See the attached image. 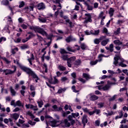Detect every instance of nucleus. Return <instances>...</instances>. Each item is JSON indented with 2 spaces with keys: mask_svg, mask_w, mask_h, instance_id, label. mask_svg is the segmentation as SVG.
Here are the masks:
<instances>
[{
  "mask_svg": "<svg viewBox=\"0 0 128 128\" xmlns=\"http://www.w3.org/2000/svg\"><path fill=\"white\" fill-rule=\"evenodd\" d=\"M16 62V64L19 66L20 68H21L22 70H23L27 74H28L29 76H32L33 78L35 79L36 82H38V81L40 80V78H38V75H36V72L32 71V70L30 68H28L26 66H24L20 64V62H18V61H17Z\"/></svg>",
  "mask_w": 128,
  "mask_h": 128,
  "instance_id": "f257e3e1",
  "label": "nucleus"
},
{
  "mask_svg": "<svg viewBox=\"0 0 128 128\" xmlns=\"http://www.w3.org/2000/svg\"><path fill=\"white\" fill-rule=\"evenodd\" d=\"M124 60L122 58L116 55V56L114 57L113 64L116 66H122V68H126V64H124Z\"/></svg>",
  "mask_w": 128,
  "mask_h": 128,
  "instance_id": "f03ea898",
  "label": "nucleus"
},
{
  "mask_svg": "<svg viewBox=\"0 0 128 128\" xmlns=\"http://www.w3.org/2000/svg\"><path fill=\"white\" fill-rule=\"evenodd\" d=\"M30 29L35 32H38L42 36L46 34V32L44 31V28L38 26H30Z\"/></svg>",
  "mask_w": 128,
  "mask_h": 128,
  "instance_id": "7ed1b4c3",
  "label": "nucleus"
},
{
  "mask_svg": "<svg viewBox=\"0 0 128 128\" xmlns=\"http://www.w3.org/2000/svg\"><path fill=\"white\" fill-rule=\"evenodd\" d=\"M14 70H12L10 69H6L4 70V72L6 76H8V74H14L16 72V66H14Z\"/></svg>",
  "mask_w": 128,
  "mask_h": 128,
  "instance_id": "20e7f679",
  "label": "nucleus"
},
{
  "mask_svg": "<svg viewBox=\"0 0 128 128\" xmlns=\"http://www.w3.org/2000/svg\"><path fill=\"white\" fill-rule=\"evenodd\" d=\"M85 16V20L84 21L85 24H88V22H92V15H90V14H86Z\"/></svg>",
  "mask_w": 128,
  "mask_h": 128,
  "instance_id": "39448f33",
  "label": "nucleus"
},
{
  "mask_svg": "<svg viewBox=\"0 0 128 128\" xmlns=\"http://www.w3.org/2000/svg\"><path fill=\"white\" fill-rule=\"evenodd\" d=\"M61 124L63 126H65L66 128L68 127H70V123L68 122V120L65 119L64 120L62 121Z\"/></svg>",
  "mask_w": 128,
  "mask_h": 128,
  "instance_id": "423d86ee",
  "label": "nucleus"
},
{
  "mask_svg": "<svg viewBox=\"0 0 128 128\" xmlns=\"http://www.w3.org/2000/svg\"><path fill=\"white\" fill-rule=\"evenodd\" d=\"M66 40L67 42H76V38L72 37V36H70L68 37L66 39Z\"/></svg>",
  "mask_w": 128,
  "mask_h": 128,
  "instance_id": "0eeeda50",
  "label": "nucleus"
},
{
  "mask_svg": "<svg viewBox=\"0 0 128 128\" xmlns=\"http://www.w3.org/2000/svg\"><path fill=\"white\" fill-rule=\"evenodd\" d=\"M37 8L38 10H44L46 8V5L44 2L40 3L38 4Z\"/></svg>",
  "mask_w": 128,
  "mask_h": 128,
  "instance_id": "6e6552de",
  "label": "nucleus"
},
{
  "mask_svg": "<svg viewBox=\"0 0 128 128\" xmlns=\"http://www.w3.org/2000/svg\"><path fill=\"white\" fill-rule=\"evenodd\" d=\"M82 77L86 80H90L92 78L90 77V75L88 74L83 73Z\"/></svg>",
  "mask_w": 128,
  "mask_h": 128,
  "instance_id": "1a4fd4ad",
  "label": "nucleus"
},
{
  "mask_svg": "<svg viewBox=\"0 0 128 128\" xmlns=\"http://www.w3.org/2000/svg\"><path fill=\"white\" fill-rule=\"evenodd\" d=\"M76 5L75 6L74 10H80V6L81 8H82V5L80 3L76 2Z\"/></svg>",
  "mask_w": 128,
  "mask_h": 128,
  "instance_id": "9d476101",
  "label": "nucleus"
},
{
  "mask_svg": "<svg viewBox=\"0 0 128 128\" xmlns=\"http://www.w3.org/2000/svg\"><path fill=\"white\" fill-rule=\"evenodd\" d=\"M52 108L54 110V112H62V108L58 107V106L54 105L52 106Z\"/></svg>",
  "mask_w": 128,
  "mask_h": 128,
  "instance_id": "9b49d317",
  "label": "nucleus"
},
{
  "mask_svg": "<svg viewBox=\"0 0 128 128\" xmlns=\"http://www.w3.org/2000/svg\"><path fill=\"white\" fill-rule=\"evenodd\" d=\"M19 116H20V114L16 113L10 114V118H14V120H16L18 118Z\"/></svg>",
  "mask_w": 128,
  "mask_h": 128,
  "instance_id": "f8f14e48",
  "label": "nucleus"
},
{
  "mask_svg": "<svg viewBox=\"0 0 128 128\" xmlns=\"http://www.w3.org/2000/svg\"><path fill=\"white\" fill-rule=\"evenodd\" d=\"M88 96H90V100H96L98 99V97L96 95H92V94H90Z\"/></svg>",
  "mask_w": 128,
  "mask_h": 128,
  "instance_id": "ddd939ff",
  "label": "nucleus"
},
{
  "mask_svg": "<svg viewBox=\"0 0 128 128\" xmlns=\"http://www.w3.org/2000/svg\"><path fill=\"white\" fill-rule=\"evenodd\" d=\"M114 8H110L108 11V14H110V18L114 16Z\"/></svg>",
  "mask_w": 128,
  "mask_h": 128,
  "instance_id": "4468645a",
  "label": "nucleus"
},
{
  "mask_svg": "<svg viewBox=\"0 0 128 128\" xmlns=\"http://www.w3.org/2000/svg\"><path fill=\"white\" fill-rule=\"evenodd\" d=\"M108 42H110V39L109 38H106V39L104 40H103L101 42V44L103 46H106V44H108Z\"/></svg>",
  "mask_w": 128,
  "mask_h": 128,
  "instance_id": "2eb2a0df",
  "label": "nucleus"
},
{
  "mask_svg": "<svg viewBox=\"0 0 128 128\" xmlns=\"http://www.w3.org/2000/svg\"><path fill=\"white\" fill-rule=\"evenodd\" d=\"M84 5L86 6L88 10H94V7L90 5L88 2H85Z\"/></svg>",
  "mask_w": 128,
  "mask_h": 128,
  "instance_id": "dca6fc26",
  "label": "nucleus"
},
{
  "mask_svg": "<svg viewBox=\"0 0 128 128\" xmlns=\"http://www.w3.org/2000/svg\"><path fill=\"white\" fill-rule=\"evenodd\" d=\"M26 86H22V90H20V92L21 94L23 96H24V94H26Z\"/></svg>",
  "mask_w": 128,
  "mask_h": 128,
  "instance_id": "f3484780",
  "label": "nucleus"
},
{
  "mask_svg": "<svg viewBox=\"0 0 128 128\" xmlns=\"http://www.w3.org/2000/svg\"><path fill=\"white\" fill-rule=\"evenodd\" d=\"M54 80H50V82L52 84H58V80L56 78V77L54 76Z\"/></svg>",
  "mask_w": 128,
  "mask_h": 128,
  "instance_id": "a211bd4d",
  "label": "nucleus"
},
{
  "mask_svg": "<svg viewBox=\"0 0 128 128\" xmlns=\"http://www.w3.org/2000/svg\"><path fill=\"white\" fill-rule=\"evenodd\" d=\"M10 92L12 94V96H16V90H14V89L12 88V86H10Z\"/></svg>",
  "mask_w": 128,
  "mask_h": 128,
  "instance_id": "6ab92c4d",
  "label": "nucleus"
},
{
  "mask_svg": "<svg viewBox=\"0 0 128 128\" xmlns=\"http://www.w3.org/2000/svg\"><path fill=\"white\" fill-rule=\"evenodd\" d=\"M58 70H60L62 72H64V70H66V68L62 66V65H58Z\"/></svg>",
  "mask_w": 128,
  "mask_h": 128,
  "instance_id": "aec40b11",
  "label": "nucleus"
},
{
  "mask_svg": "<svg viewBox=\"0 0 128 128\" xmlns=\"http://www.w3.org/2000/svg\"><path fill=\"white\" fill-rule=\"evenodd\" d=\"M114 44L116 46H122V42L119 40H114Z\"/></svg>",
  "mask_w": 128,
  "mask_h": 128,
  "instance_id": "412c9836",
  "label": "nucleus"
},
{
  "mask_svg": "<svg viewBox=\"0 0 128 128\" xmlns=\"http://www.w3.org/2000/svg\"><path fill=\"white\" fill-rule=\"evenodd\" d=\"M92 34H94V36H98V34H100V30H91Z\"/></svg>",
  "mask_w": 128,
  "mask_h": 128,
  "instance_id": "4be33fe9",
  "label": "nucleus"
},
{
  "mask_svg": "<svg viewBox=\"0 0 128 128\" xmlns=\"http://www.w3.org/2000/svg\"><path fill=\"white\" fill-rule=\"evenodd\" d=\"M1 4L3 6H8L10 4V2L8 0H3L1 2Z\"/></svg>",
  "mask_w": 128,
  "mask_h": 128,
  "instance_id": "5701e85b",
  "label": "nucleus"
},
{
  "mask_svg": "<svg viewBox=\"0 0 128 128\" xmlns=\"http://www.w3.org/2000/svg\"><path fill=\"white\" fill-rule=\"evenodd\" d=\"M64 108L65 110H69L72 112H74V110H72V106L68 104L65 105Z\"/></svg>",
  "mask_w": 128,
  "mask_h": 128,
  "instance_id": "b1692460",
  "label": "nucleus"
},
{
  "mask_svg": "<svg viewBox=\"0 0 128 128\" xmlns=\"http://www.w3.org/2000/svg\"><path fill=\"white\" fill-rule=\"evenodd\" d=\"M82 122L84 126H86V124L88 122V119L86 118V116L84 115L82 119Z\"/></svg>",
  "mask_w": 128,
  "mask_h": 128,
  "instance_id": "393cba45",
  "label": "nucleus"
},
{
  "mask_svg": "<svg viewBox=\"0 0 128 128\" xmlns=\"http://www.w3.org/2000/svg\"><path fill=\"white\" fill-rule=\"evenodd\" d=\"M60 54H61L62 55L64 54H70V53L66 52V50H64V48H60Z\"/></svg>",
  "mask_w": 128,
  "mask_h": 128,
  "instance_id": "a878e982",
  "label": "nucleus"
},
{
  "mask_svg": "<svg viewBox=\"0 0 128 128\" xmlns=\"http://www.w3.org/2000/svg\"><path fill=\"white\" fill-rule=\"evenodd\" d=\"M66 50H68V52H76V50H73L72 47L70 46H68L66 48Z\"/></svg>",
  "mask_w": 128,
  "mask_h": 128,
  "instance_id": "bb28decb",
  "label": "nucleus"
},
{
  "mask_svg": "<svg viewBox=\"0 0 128 128\" xmlns=\"http://www.w3.org/2000/svg\"><path fill=\"white\" fill-rule=\"evenodd\" d=\"M61 58H62V59L64 60H67V62H68V55L64 54H62V55Z\"/></svg>",
  "mask_w": 128,
  "mask_h": 128,
  "instance_id": "cd10ccee",
  "label": "nucleus"
},
{
  "mask_svg": "<svg viewBox=\"0 0 128 128\" xmlns=\"http://www.w3.org/2000/svg\"><path fill=\"white\" fill-rule=\"evenodd\" d=\"M24 2L22 1V2H19V6H18V8H24Z\"/></svg>",
  "mask_w": 128,
  "mask_h": 128,
  "instance_id": "c85d7f7f",
  "label": "nucleus"
},
{
  "mask_svg": "<svg viewBox=\"0 0 128 128\" xmlns=\"http://www.w3.org/2000/svg\"><path fill=\"white\" fill-rule=\"evenodd\" d=\"M26 48H30V46L28 44H24L20 46L21 50H26Z\"/></svg>",
  "mask_w": 128,
  "mask_h": 128,
  "instance_id": "c756f323",
  "label": "nucleus"
},
{
  "mask_svg": "<svg viewBox=\"0 0 128 128\" xmlns=\"http://www.w3.org/2000/svg\"><path fill=\"white\" fill-rule=\"evenodd\" d=\"M69 120H70L71 124H74L75 122L74 120H72V116H69L68 117Z\"/></svg>",
  "mask_w": 128,
  "mask_h": 128,
  "instance_id": "7c9ffc66",
  "label": "nucleus"
},
{
  "mask_svg": "<svg viewBox=\"0 0 128 128\" xmlns=\"http://www.w3.org/2000/svg\"><path fill=\"white\" fill-rule=\"evenodd\" d=\"M88 48V46H86V44L84 43L81 44L80 48H82V50H86V48Z\"/></svg>",
  "mask_w": 128,
  "mask_h": 128,
  "instance_id": "2f4dec72",
  "label": "nucleus"
},
{
  "mask_svg": "<svg viewBox=\"0 0 128 128\" xmlns=\"http://www.w3.org/2000/svg\"><path fill=\"white\" fill-rule=\"evenodd\" d=\"M76 56H72L70 58H68V62H74L76 60Z\"/></svg>",
  "mask_w": 128,
  "mask_h": 128,
  "instance_id": "473e14b6",
  "label": "nucleus"
},
{
  "mask_svg": "<svg viewBox=\"0 0 128 128\" xmlns=\"http://www.w3.org/2000/svg\"><path fill=\"white\" fill-rule=\"evenodd\" d=\"M82 64V61L80 60H76L74 62V64L76 66H80Z\"/></svg>",
  "mask_w": 128,
  "mask_h": 128,
  "instance_id": "72a5a7b5",
  "label": "nucleus"
},
{
  "mask_svg": "<svg viewBox=\"0 0 128 128\" xmlns=\"http://www.w3.org/2000/svg\"><path fill=\"white\" fill-rule=\"evenodd\" d=\"M120 34V28H118L116 31L114 32L115 36H118Z\"/></svg>",
  "mask_w": 128,
  "mask_h": 128,
  "instance_id": "f704fd0d",
  "label": "nucleus"
},
{
  "mask_svg": "<svg viewBox=\"0 0 128 128\" xmlns=\"http://www.w3.org/2000/svg\"><path fill=\"white\" fill-rule=\"evenodd\" d=\"M38 20L40 22H46V21L48 20V19L46 18H38Z\"/></svg>",
  "mask_w": 128,
  "mask_h": 128,
  "instance_id": "c9c22d12",
  "label": "nucleus"
},
{
  "mask_svg": "<svg viewBox=\"0 0 128 128\" xmlns=\"http://www.w3.org/2000/svg\"><path fill=\"white\" fill-rule=\"evenodd\" d=\"M110 86H109V84H108L106 85L103 87V90H108L110 89Z\"/></svg>",
  "mask_w": 128,
  "mask_h": 128,
  "instance_id": "e433bc0d",
  "label": "nucleus"
},
{
  "mask_svg": "<svg viewBox=\"0 0 128 128\" xmlns=\"http://www.w3.org/2000/svg\"><path fill=\"white\" fill-rule=\"evenodd\" d=\"M42 36H46L48 40H52V36L48 35L46 32V34H44Z\"/></svg>",
  "mask_w": 128,
  "mask_h": 128,
  "instance_id": "4c0bfd02",
  "label": "nucleus"
},
{
  "mask_svg": "<svg viewBox=\"0 0 128 128\" xmlns=\"http://www.w3.org/2000/svg\"><path fill=\"white\" fill-rule=\"evenodd\" d=\"M28 27V24H22L21 25V28H23V30H26Z\"/></svg>",
  "mask_w": 128,
  "mask_h": 128,
  "instance_id": "58836bf2",
  "label": "nucleus"
},
{
  "mask_svg": "<svg viewBox=\"0 0 128 128\" xmlns=\"http://www.w3.org/2000/svg\"><path fill=\"white\" fill-rule=\"evenodd\" d=\"M27 116H30L31 120H34V114H32V112L27 113Z\"/></svg>",
  "mask_w": 128,
  "mask_h": 128,
  "instance_id": "ea45409f",
  "label": "nucleus"
},
{
  "mask_svg": "<svg viewBox=\"0 0 128 128\" xmlns=\"http://www.w3.org/2000/svg\"><path fill=\"white\" fill-rule=\"evenodd\" d=\"M66 92V88H60L58 90L57 94H62Z\"/></svg>",
  "mask_w": 128,
  "mask_h": 128,
  "instance_id": "a19ab883",
  "label": "nucleus"
},
{
  "mask_svg": "<svg viewBox=\"0 0 128 128\" xmlns=\"http://www.w3.org/2000/svg\"><path fill=\"white\" fill-rule=\"evenodd\" d=\"M2 60H4V62H6V64H10L11 62L10 60H8V58H2Z\"/></svg>",
  "mask_w": 128,
  "mask_h": 128,
  "instance_id": "79ce46f5",
  "label": "nucleus"
},
{
  "mask_svg": "<svg viewBox=\"0 0 128 128\" xmlns=\"http://www.w3.org/2000/svg\"><path fill=\"white\" fill-rule=\"evenodd\" d=\"M106 19V16H104L101 19L100 24L102 26H104V20Z\"/></svg>",
  "mask_w": 128,
  "mask_h": 128,
  "instance_id": "37998d69",
  "label": "nucleus"
},
{
  "mask_svg": "<svg viewBox=\"0 0 128 128\" xmlns=\"http://www.w3.org/2000/svg\"><path fill=\"white\" fill-rule=\"evenodd\" d=\"M104 12H101L98 15V18H101V20H102V17L104 16Z\"/></svg>",
  "mask_w": 128,
  "mask_h": 128,
  "instance_id": "c03bdc74",
  "label": "nucleus"
},
{
  "mask_svg": "<svg viewBox=\"0 0 128 128\" xmlns=\"http://www.w3.org/2000/svg\"><path fill=\"white\" fill-rule=\"evenodd\" d=\"M66 22L69 24L70 28H72V26H74V24H72V22L70 20H67Z\"/></svg>",
  "mask_w": 128,
  "mask_h": 128,
  "instance_id": "a18cd8bd",
  "label": "nucleus"
},
{
  "mask_svg": "<svg viewBox=\"0 0 128 128\" xmlns=\"http://www.w3.org/2000/svg\"><path fill=\"white\" fill-rule=\"evenodd\" d=\"M72 90L74 92L76 93V92H80V90H76V86H72Z\"/></svg>",
  "mask_w": 128,
  "mask_h": 128,
  "instance_id": "49530a36",
  "label": "nucleus"
},
{
  "mask_svg": "<svg viewBox=\"0 0 128 128\" xmlns=\"http://www.w3.org/2000/svg\"><path fill=\"white\" fill-rule=\"evenodd\" d=\"M110 52H114V44H110L109 46Z\"/></svg>",
  "mask_w": 128,
  "mask_h": 128,
  "instance_id": "de8ad7c7",
  "label": "nucleus"
},
{
  "mask_svg": "<svg viewBox=\"0 0 128 128\" xmlns=\"http://www.w3.org/2000/svg\"><path fill=\"white\" fill-rule=\"evenodd\" d=\"M38 104L39 108H42V106L44 105V102H42V100H40L39 102H38Z\"/></svg>",
  "mask_w": 128,
  "mask_h": 128,
  "instance_id": "09e8293b",
  "label": "nucleus"
},
{
  "mask_svg": "<svg viewBox=\"0 0 128 128\" xmlns=\"http://www.w3.org/2000/svg\"><path fill=\"white\" fill-rule=\"evenodd\" d=\"M21 41H22V38H18L17 39L14 40V42H16V44H18Z\"/></svg>",
  "mask_w": 128,
  "mask_h": 128,
  "instance_id": "8fccbe9b",
  "label": "nucleus"
},
{
  "mask_svg": "<svg viewBox=\"0 0 128 128\" xmlns=\"http://www.w3.org/2000/svg\"><path fill=\"white\" fill-rule=\"evenodd\" d=\"M98 60H96L95 61H91L90 62V64L91 66H94V65L96 64H98Z\"/></svg>",
  "mask_w": 128,
  "mask_h": 128,
  "instance_id": "3c124183",
  "label": "nucleus"
},
{
  "mask_svg": "<svg viewBox=\"0 0 128 128\" xmlns=\"http://www.w3.org/2000/svg\"><path fill=\"white\" fill-rule=\"evenodd\" d=\"M100 42V39L96 38L95 40H94V43L96 44H98Z\"/></svg>",
  "mask_w": 128,
  "mask_h": 128,
  "instance_id": "603ef678",
  "label": "nucleus"
},
{
  "mask_svg": "<svg viewBox=\"0 0 128 128\" xmlns=\"http://www.w3.org/2000/svg\"><path fill=\"white\" fill-rule=\"evenodd\" d=\"M6 37L2 36L0 38V44H2V42H6Z\"/></svg>",
  "mask_w": 128,
  "mask_h": 128,
  "instance_id": "864d4df0",
  "label": "nucleus"
},
{
  "mask_svg": "<svg viewBox=\"0 0 128 128\" xmlns=\"http://www.w3.org/2000/svg\"><path fill=\"white\" fill-rule=\"evenodd\" d=\"M78 80L80 82H82V84H86V80H84L82 78H78Z\"/></svg>",
  "mask_w": 128,
  "mask_h": 128,
  "instance_id": "5fc2aeb1",
  "label": "nucleus"
},
{
  "mask_svg": "<svg viewBox=\"0 0 128 128\" xmlns=\"http://www.w3.org/2000/svg\"><path fill=\"white\" fill-rule=\"evenodd\" d=\"M22 106V102L20 100H18L16 102V106Z\"/></svg>",
  "mask_w": 128,
  "mask_h": 128,
  "instance_id": "6e6d98bb",
  "label": "nucleus"
},
{
  "mask_svg": "<svg viewBox=\"0 0 128 128\" xmlns=\"http://www.w3.org/2000/svg\"><path fill=\"white\" fill-rule=\"evenodd\" d=\"M80 114H78V112L76 113H72V116H71L72 118H78Z\"/></svg>",
  "mask_w": 128,
  "mask_h": 128,
  "instance_id": "4d7b16f0",
  "label": "nucleus"
},
{
  "mask_svg": "<svg viewBox=\"0 0 128 128\" xmlns=\"http://www.w3.org/2000/svg\"><path fill=\"white\" fill-rule=\"evenodd\" d=\"M103 32L106 34L107 36H108L110 34V33H108V29L106 28H104Z\"/></svg>",
  "mask_w": 128,
  "mask_h": 128,
  "instance_id": "13d9d810",
  "label": "nucleus"
},
{
  "mask_svg": "<svg viewBox=\"0 0 128 128\" xmlns=\"http://www.w3.org/2000/svg\"><path fill=\"white\" fill-rule=\"evenodd\" d=\"M56 8H58L56 9L58 10H62V4H60V3H59L58 5H56Z\"/></svg>",
  "mask_w": 128,
  "mask_h": 128,
  "instance_id": "bf43d9fd",
  "label": "nucleus"
},
{
  "mask_svg": "<svg viewBox=\"0 0 128 128\" xmlns=\"http://www.w3.org/2000/svg\"><path fill=\"white\" fill-rule=\"evenodd\" d=\"M26 8H27V10H28L29 12H32V10H34V6H28Z\"/></svg>",
  "mask_w": 128,
  "mask_h": 128,
  "instance_id": "052dcab7",
  "label": "nucleus"
},
{
  "mask_svg": "<svg viewBox=\"0 0 128 128\" xmlns=\"http://www.w3.org/2000/svg\"><path fill=\"white\" fill-rule=\"evenodd\" d=\"M0 110L2 112H6V108L0 104Z\"/></svg>",
  "mask_w": 128,
  "mask_h": 128,
  "instance_id": "680f3d73",
  "label": "nucleus"
},
{
  "mask_svg": "<svg viewBox=\"0 0 128 128\" xmlns=\"http://www.w3.org/2000/svg\"><path fill=\"white\" fill-rule=\"evenodd\" d=\"M98 8V2H94V7L93 8Z\"/></svg>",
  "mask_w": 128,
  "mask_h": 128,
  "instance_id": "e2e57ef3",
  "label": "nucleus"
},
{
  "mask_svg": "<svg viewBox=\"0 0 128 128\" xmlns=\"http://www.w3.org/2000/svg\"><path fill=\"white\" fill-rule=\"evenodd\" d=\"M54 4H60V0H53Z\"/></svg>",
  "mask_w": 128,
  "mask_h": 128,
  "instance_id": "0e129e2a",
  "label": "nucleus"
},
{
  "mask_svg": "<svg viewBox=\"0 0 128 128\" xmlns=\"http://www.w3.org/2000/svg\"><path fill=\"white\" fill-rule=\"evenodd\" d=\"M32 110H38V106H34V105H32V106L31 108Z\"/></svg>",
  "mask_w": 128,
  "mask_h": 128,
  "instance_id": "69168bd1",
  "label": "nucleus"
},
{
  "mask_svg": "<svg viewBox=\"0 0 128 128\" xmlns=\"http://www.w3.org/2000/svg\"><path fill=\"white\" fill-rule=\"evenodd\" d=\"M28 124H30V126H34V124H36V122H32V120H29L28 122Z\"/></svg>",
  "mask_w": 128,
  "mask_h": 128,
  "instance_id": "338daca9",
  "label": "nucleus"
},
{
  "mask_svg": "<svg viewBox=\"0 0 128 128\" xmlns=\"http://www.w3.org/2000/svg\"><path fill=\"white\" fill-rule=\"evenodd\" d=\"M122 110H123L124 112H128V106H124L122 108Z\"/></svg>",
  "mask_w": 128,
  "mask_h": 128,
  "instance_id": "774afa93",
  "label": "nucleus"
}]
</instances>
